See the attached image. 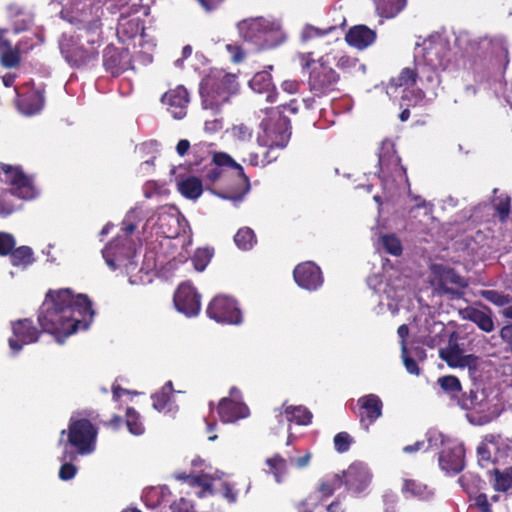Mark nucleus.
<instances>
[{"label": "nucleus", "mask_w": 512, "mask_h": 512, "mask_svg": "<svg viewBox=\"0 0 512 512\" xmlns=\"http://www.w3.org/2000/svg\"><path fill=\"white\" fill-rule=\"evenodd\" d=\"M6 180L12 185L11 194L22 199H32L35 197V189L30 179L25 176L18 168L3 165Z\"/></svg>", "instance_id": "obj_19"}, {"label": "nucleus", "mask_w": 512, "mask_h": 512, "mask_svg": "<svg viewBox=\"0 0 512 512\" xmlns=\"http://www.w3.org/2000/svg\"><path fill=\"white\" fill-rule=\"evenodd\" d=\"M427 445L428 448H437L438 446H451L452 448L462 447V443H459L456 439L446 437L443 433L436 429L429 430L425 438L421 441H417L413 448H420ZM406 448H412L407 446Z\"/></svg>", "instance_id": "obj_28"}, {"label": "nucleus", "mask_w": 512, "mask_h": 512, "mask_svg": "<svg viewBox=\"0 0 512 512\" xmlns=\"http://www.w3.org/2000/svg\"><path fill=\"white\" fill-rule=\"evenodd\" d=\"M423 72V69H420L419 67H416L415 70L404 68L397 78L391 80L390 87H404V94L402 95V98H407V90L415 84L417 75H420Z\"/></svg>", "instance_id": "obj_34"}, {"label": "nucleus", "mask_w": 512, "mask_h": 512, "mask_svg": "<svg viewBox=\"0 0 512 512\" xmlns=\"http://www.w3.org/2000/svg\"><path fill=\"white\" fill-rule=\"evenodd\" d=\"M103 65L113 76H117L131 68L130 54L127 50L107 46L103 53Z\"/></svg>", "instance_id": "obj_20"}, {"label": "nucleus", "mask_w": 512, "mask_h": 512, "mask_svg": "<svg viewBox=\"0 0 512 512\" xmlns=\"http://www.w3.org/2000/svg\"><path fill=\"white\" fill-rule=\"evenodd\" d=\"M237 27L244 41L257 49L271 48L283 41L279 25L262 17L243 20Z\"/></svg>", "instance_id": "obj_5"}, {"label": "nucleus", "mask_w": 512, "mask_h": 512, "mask_svg": "<svg viewBox=\"0 0 512 512\" xmlns=\"http://www.w3.org/2000/svg\"><path fill=\"white\" fill-rule=\"evenodd\" d=\"M7 9L10 17L16 19L14 22L16 32L25 30L32 23L31 16L27 13H24L19 5L10 4Z\"/></svg>", "instance_id": "obj_43"}, {"label": "nucleus", "mask_w": 512, "mask_h": 512, "mask_svg": "<svg viewBox=\"0 0 512 512\" xmlns=\"http://www.w3.org/2000/svg\"><path fill=\"white\" fill-rule=\"evenodd\" d=\"M343 478V485L347 491L353 493L363 492L372 480V474L367 465L362 462L352 463L347 470H343L341 474Z\"/></svg>", "instance_id": "obj_13"}, {"label": "nucleus", "mask_w": 512, "mask_h": 512, "mask_svg": "<svg viewBox=\"0 0 512 512\" xmlns=\"http://www.w3.org/2000/svg\"><path fill=\"white\" fill-rule=\"evenodd\" d=\"M333 30H334V27H328L327 29L321 30L314 26L306 25L302 30L301 37H302L303 41H307L314 37H322V36L330 33Z\"/></svg>", "instance_id": "obj_57"}, {"label": "nucleus", "mask_w": 512, "mask_h": 512, "mask_svg": "<svg viewBox=\"0 0 512 512\" xmlns=\"http://www.w3.org/2000/svg\"><path fill=\"white\" fill-rule=\"evenodd\" d=\"M218 414L223 423H233L249 415L248 407L240 401V392L237 388H231L229 398L221 399Z\"/></svg>", "instance_id": "obj_12"}, {"label": "nucleus", "mask_w": 512, "mask_h": 512, "mask_svg": "<svg viewBox=\"0 0 512 512\" xmlns=\"http://www.w3.org/2000/svg\"><path fill=\"white\" fill-rule=\"evenodd\" d=\"M447 42L441 37L430 38L423 42L415 52L416 67L423 69V73L417 75L421 81H425L427 88L436 89L441 80L436 72L437 68L450 70L451 66Z\"/></svg>", "instance_id": "obj_2"}, {"label": "nucleus", "mask_w": 512, "mask_h": 512, "mask_svg": "<svg viewBox=\"0 0 512 512\" xmlns=\"http://www.w3.org/2000/svg\"><path fill=\"white\" fill-rule=\"evenodd\" d=\"M357 64H358V60L356 58H353V57H350L347 55H343L338 59L336 66L339 69L348 72V71H351L353 68H355L357 66Z\"/></svg>", "instance_id": "obj_63"}, {"label": "nucleus", "mask_w": 512, "mask_h": 512, "mask_svg": "<svg viewBox=\"0 0 512 512\" xmlns=\"http://www.w3.org/2000/svg\"><path fill=\"white\" fill-rule=\"evenodd\" d=\"M402 358H403V362H404L406 370L410 374L418 376L420 374V369H419L416 361L407 355V348H406V345H404V344L402 347Z\"/></svg>", "instance_id": "obj_60"}, {"label": "nucleus", "mask_w": 512, "mask_h": 512, "mask_svg": "<svg viewBox=\"0 0 512 512\" xmlns=\"http://www.w3.org/2000/svg\"><path fill=\"white\" fill-rule=\"evenodd\" d=\"M136 151L144 156L145 154H151V159L146 160L144 164L151 165L156 157L158 151V143L156 141L144 142L136 147Z\"/></svg>", "instance_id": "obj_54"}, {"label": "nucleus", "mask_w": 512, "mask_h": 512, "mask_svg": "<svg viewBox=\"0 0 512 512\" xmlns=\"http://www.w3.org/2000/svg\"><path fill=\"white\" fill-rule=\"evenodd\" d=\"M499 415L500 411L497 409L496 406H494L492 409H489L487 413L482 415L477 414L475 412H471L470 414H468V418L472 424L484 425L496 419Z\"/></svg>", "instance_id": "obj_49"}, {"label": "nucleus", "mask_w": 512, "mask_h": 512, "mask_svg": "<svg viewBox=\"0 0 512 512\" xmlns=\"http://www.w3.org/2000/svg\"><path fill=\"white\" fill-rule=\"evenodd\" d=\"M462 318L474 322L484 332H492L494 330V322L490 309L481 310L468 307L461 311Z\"/></svg>", "instance_id": "obj_27"}, {"label": "nucleus", "mask_w": 512, "mask_h": 512, "mask_svg": "<svg viewBox=\"0 0 512 512\" xmlns=\"http://www.w3.org/2000/svg\"><path fill=\"white\" fill-rule=\"evenodd\" d=\"M97 430L87 419L71 421L68 440L76 448H92L96 444Z\"/></svg>", "instance_id": "obj_14"}, {"label": "nucleus", "mask_w": 512, "mask_h": 512, "mask_svg": "<svg viewBox=\"0 0 512 512\" xmlns=\"http://www.w3.org/2000/svg\"><path fill=\"white\" fill-rule=\"evenodd\" d=\"M94 315L87 296H74L69 289L48 292L38 316L43 331L55 336L58 343L75 333L87 329Z\"/></svg>", "instance_id": "obj_1"}, {"label": "nucleus", "mask_w": 512, "mask_h": 512, "mask_svg": "<svg viewBox=\"0 0 512 512\" xmlns=\"http://www.w3.org/2000/svg\"><path fill=\"white\" fill-rule=\"evenodd\" d=\"M178 191L186 198L195 200L203 192L202 182L194 176L177 180Z\"/></svg>", "instance_id": "obj_33"}, {"label": "nucleus", "mask_w": 512, "mask_h": 512, "mask_svg": "<svg viewBox=\"0 0 512 512\" xmlns=\"http://www.w3.org/2000/svg\"><path fill=\"white\" fill-rule=\"evenodd\" d=\"M457 355H464V351L457 343V339L451 336L448 345L439 350V357L448 358L455 357Z\"/></svg>", "instance_id": "obj_53"}, {"label": "nucleus", "mask_w": 512, "mask_h": 512, "mask_svg": "<svg viewBox=\"0 0 512 512\" xmlns=\"http://www.w3.org/2000/svg\"><path fill=\"white\" fill-rule=\"evenodd\" d=\"M249 85L256 93H265L267 102L274 103L276 101L277 93L269 72H257L250 80Z\"/></svg>", "instance_id": "obj_26"}, {"label": "nucleus", "mask_w": 512, "mask_h": 512, "mask_svg": "<svg viewBox=\"0 0 512 512\" xmlns=\"http://www.w3.org/2000/svg\"><path fill=\"white\" fill-rule=\"evenodd\" d=\"M173 393V384L168 381L158 393L152 396L153 408L158 411H163L164 408L169 404L171 395Z\"/></svg>", "instance_id": "obj_44"}, {"label": "nucleus", "mask_w": 512, "mask_h": 512, "mask_svg": "<svg viewBox=\"0 0 512 512\" xmlns=\"http://www.w3.org/2000/svg\"><path fill=\"white\" fill-rule=\"evenodd\" d=\"M236 90L235 77L223 72L208 76L201 86L202 107L218 112Z\"/></svg>", "instance_id": "obj_6"}, {"label": "nucleus", "mask_w": 512, "mask_h": 512, "mask_svg": "<svg viewBox=\"0 0 512 512\" xmlns=\"http://www.w3.org/2000/svg\"><path fill=\"white\" fill-rule=\"evenodd\" d=\"M1 64L4 67L12 68L20 62L21 43L12 47L11 43L0 35Z\"/></svg>", "instance_id": "obj_32"}, {"label": "nucleus", "mask_w": 512, "mask_h": 512, "mask_svg": "<svg viewBox=\"0 0 512 512\" xmlns=\"http://www.w3.org/2000/svg\"><path fill=\"white\" fill-rule=\"evenodd\" d=\"M338 80L339 76L336 71L321 58L310 72L309 90L313 95L321 97L334 90Z\"/></svg>", "instance_id": "obj_8"}, {"label": "nucleus", "mask_w": 512, "mask_h": 512, "mask_svg": "<svg viewBox=\"0 0 512 512\" xmlns=\"http://www.w3.org/2000/svg\"><path fill=\"white\" fill-rule=\"evenodd\" d=\"M481 296L496 306H505L512 301V297L509 294L496 290H483L481 291Z\"/></svg>", "instance_id": "obj_48"}, {"label": "nucleus", "mask_w": 512, "mask_h": 512, "mask_svg": "<svg viewBox=\"0 0 512 512\" xmlns=\"http://www.w3.org/2000/svg\"><path fill=\"white\" fill-rule=\"evenodd\" d=\"M441 359L451 368H468L470 372H475L478 367V357L473 354L457 355L455 357Z\"/></svg>", "instance_id": "obj_39"}, {"label": "nucleus", "mask_w": 512, "mask_h": 512, "mask_svg": "<svg viewBox=\"0 0 512 512\" xmlns=\"http://www.w3.org/2000/svg\"><path fill=\"white\" fill-rule=\"evenodd\" d=\"M294 279L300 287L307 290H316L323 282L320 268L313 262H305L296 266Z\"/></svg>", "instance_id": "obj_21"}, {"label": "nucleus", "mask_w": 512, "mask_h": 512, "mask_svg": "<svg viewBox=\"0 0 512 512\" xmlns=\"http://www.w3.org/2000/svg\"><path fill=\"white\" fill-rule=\"evenodd\" d=\"M236 246L241 250H250L256 244L257 239L254 231L249 227L240 228L234 236Z\"/></svg>", "instance_id": "obj_41"}, {"label": "nucleus", "mask_w": 512, "mask_h": 512, "mask_svg": "<svg viewBox=\"0 0 512 512\" xmlns=\"http://www.w3.org/2000/svg\"><path fill=\"white\" fill-rule=\"evenodd\" d=\"M357 403L360 408V421L366 428L382 416L383 403L377 395H364Z\"/></svg>", "instance_id": "obj_22"}, {"label": "nucleus", "mask_w": 512, "mask_h": 512, "mask_svg": "<svg viewBox=\"0 0 512 512\" xmlns=\"http://www.w3.org/2000/svg\"><path fill=\"white\" fill-rule=\"evenodd\" d=\"M16 245L14 237L5 232H0V255H8Z\"/></svg>", "instance_id": "obj_58"}, {"label": "nucleus", "mask_w": 512, "mask_h": 512, "mask_svg": "<svg viewBox=\"0 0 512 512\" xmlns=\"http://www.w3.org/2000/svg\"><path fill=\"white\" fill-rule=\"evenodd\" d=\"M174 304L176 309L187 317L198 315L201 308L200 296L189 283H183L178 287L174 295Z\"/></svg>", "instance_id": "obj_15"}, {"label": "nucleus", "mask_w": 512, "mask_h": 512, "mask_svg": "<svg viewBox=\"0 0 512 512\" xmlns=\"http://www.w3.org/2000/svg\"><path fill=\"white\" fill-rule=\"evenodd\" d=\"M93 450H65L61 457L63 464L59 470L61 480L67 481L72 479L77 473V467L72 463L79 455H87Z\"/></svg>", "instance_id": "obj_30"}, {"label": "nucleus", "mask_w": 512, "mask_h": 512, "mask_svg": "<svg viewBox=\"0 0 512 512\" xmlns=\"http://www.w3.org/2000/svg\"><path fill=\"white\" fill-rule=\"evenodd\" d=\"M126 422L130 433L134 435H141L144 432V427L142 423L139 421V415L134 409H127Z\"/></svg>", "instance_id": "obj_50"}, {"label": "nucleus", "mask_w": 512, "mask_h": 512, "mask_svg": "<svg viewBox=\"0 0 512 512\" xmlns=\"http://www.w3.org/2000/svg\"><path fill=\"white\" fill-rule=\"evenodd\" d=\"M269 115L267 119H263L260 127L265 133V136L258 135L257 143L260 146H268L269 149L265 152L261 159V166H266L277 159V155H272L273 148L277 147L283 149L290 138L288 131V121L286 118L281 117L280 112L276 108L265 109Z\"/></svg>", "instance_id": "obj_3"}, {"label": "nucleus", "mask_w": 512, "mask_h": 512, "mask_svg": "<svg viewBox=\"0 0 512 512\" xmlns=\"http://www.w3.org/2000/svg\"><path fill=\"white\" fill-rule=\"evenodd\" d=\"M207 315L220 323L240 324L242 322L241 312L234 299L218 295L212 299L207 308Z\"/></svg>", "instance_id": "obj_9"}, {"label": "nucleus", "mask_w": 512, "mask_h": 512, "mask_svg": "<svg viewBox=\"0 0 512 512\" xmlns=\"http://www.w3.org/2000/svg\"><path fill=\"white\" fill-rule=\"evenodd\" d=\"M379 16L395 17L406 5V0H374Z\"/></svg>", "instance_id": "obj_36"}, {"label": "nucleus", "mask_w": 512, "mask_h": 512, "mask_svg": "<svg viewBox=\"0 0 512 512\" xmlns=\"http://www.w3.org/2000/svg\"><path fill=\"white\" fill-rule=\"evenodd\" d=\"M143 32V26L138 18H127L121 15L117 25V35L122 41L132 39Z\"/></svg>", "instance_id": "obj_31"}, {"label": "nucleus", "mask_w": 512, "mask_h": 512, "mask_svg": "<svg viewBox=\"0 0 512 512\" xmlns=\"http://www.w3.org/2000/svg\"><path fill=\"white\" fill-rule=\"evenodd\" d=\"M9 254L13 266L27 267L34 261L33 251L28 246H21L17 249H12Z\"/></svg>", "instance_id": "obj_42"}, {"label": "nucleus", "mask_w": 512, "mask_h": 512, "mask_svg": "<svg viewBox=\"0 0 512 512\" xmlns=\"http://www.w3.org/2000/svg\"><path fill=\"white\" fill-rule=\"evenodd\" d=\"M42 106L43 105L40 102L32 104L30 102L23 101V102L19 103L18 108H19L20 112L23 113L24 115L31 116V115H34V114L40 112V110L42 109Z\"/></svg>", "instance_id": "obj_62"}, {"label": "nucleus", "mask_w": 512, "mask_h": 512, "mask_svg": "<svg viewBox=\"0 0 512 512\" xmlns=\"http://www.w3.org/2000/svg\"><path fill=\"white\" fill-rule=\"evenodd\" d=\"M12 332L13 336L9 338L8 343L14 353L21 351L24 345L36 342L39 337V332L28 319L14 322Z\"/></svg>", "instance_id": "obj_16"}, {"label": "nucleus", "mask_w": 512, "mask_h": 512, "mask_svg": "<svg viewBox=\"0 0 512 512\" xmlns=\"http://www.w3.org/2000/svg\"><path fill=\"white\" fill-rule=\"evenodd\" d=\"M213 252L209 248H199L192 257V263L197 271H203L211 260Z\"/></svg>", "instance_id": "obj_46"}, {"label": "nucleus", "mask_w": 512, "mask_h": 512, "mask_svg": "<svg viewBox=\"0 0 512 512\" xmlns=\"http://www.w3.org/2000/svg\"><path fill=\"white\" fill-rule=\"evenodd\" d=\"M376 33L365 25L352 27L346 34L345 40L359 50H363L374 43Z\"/></svg>", "instance_id": "obj_23"}, {"label": "nucleus", "mask_w": 512, "mask_h": 512, "mask_svg": "<svg viewBox=\"0 0 512 512\" xmlns=\"http://www.w3.org/2000/svg\"><path fill=\"white\" fill-rule=\"evenodd\" d=\"M179 479L187 481L191 486L200 487L201 490L198 492V496L203 498L207 495L213 494L212 481L207 475L198 476H178Z\"/></svg>", "instance_id": "obj_40"}, {"label": "nucleus", "mask_w": 512, "mask_h": 512, "mask_svg": "<svg viewBox=\"0 0 512 512\" xmlns=\"http://www.w3.org/2000/svg\"><path fill=\"white\" fill-rule=\"evenodd\" d=\"M354 444L353 438L347 432H340L334 437L336 448H344Z\"/></svg>", "instance_id": "obj_64"}, {"label": "nucleus", "mask_w": 512, "mask_h": 512, "mask_svg": "<svg viewBox=\"0 0 512 512\" xmlns=\"http://www.w3.org/2000/svg\"><path fill=\"white\" fill-rule=\"evenodd\" d=\"M161 101L167 106V110L173 118L180 120L186 116L190 98L185 87L177 86L167 91Z\"/></svg>", "instance_id": "obj_17"}, {"label": "nucleus", "mask_w": 512, "mask_h": 512, "mask_svg": "<svg viewBox=\"0 0 512 512\" xmlns=\"http://www.w3.org/2000/svg\"><path fill=\"white\" fill-rule=\"evenodd\" d=\"M507 450H477V461L481 468L487 469L491 473L490 468H497L500 459L504 457Z\"/></svg>", "instance_id": "obj_35"}, {"label": "nucleus", "mask_w": 512, "mask_h": 512, "mask_svg": "<svg viewBox=\"0 0 512 512\" xmlns=\"http://www.w3.org/2000/svg\"><path fill=\"white\" fill-rule=\"evenodd\" d=\"M212 161L215 165V167L211 168L207 172V179L214 183L216 182L220 176H221V170L222 167H227L231 169H235L237 171V175L240 177L242 183L245 185V191L244 193L237 194L234 196H223L225 199H230L234 202L242 201L244 194L249 190V179L245 175L243 168L240 164H238L229 154L224 152H216L213 154Z\"/></svg>", "instance_id": "obj_10"}, {"label": "nucleus", "mask_w": 512, "mask_h": 512, "mask_svg": "<svg viewBox=\"0 0 512 512\" xmlns=\"http://www.w3.org/2000/svg\"><path fill=\"white\" fill-rule=\"evenodd\" d=\"M438 384L451 398H458L462 389L459 379L453 375L440 377L438 379Z\"/></svg>", "instance_id": "obj_45"}, {"label": "nucleus", "mask_w": 512, "mask_h": 512, "mask_svg": "<svg viewBox=\"0 0 512 512\" xmlns=\"http://www.w3.org/2000/svg\"><path fill=\"white\" fill-rule=\"evenodd\" d=\"M171 512H195L190 501L181 497L170 505Z\"/></svg>", "instance_id": "obj_61"}, {"label": "nucleus", "mask_w": 512, "mask_h": 512, "mask_svg": "<svg viewBox=\"0 0 512 512\" xmlns=\"http://www.w3.org/2000/svg\"><path fill=\"white\" fill-rule=\"evenodd\" d=\"M343 486V478L341 474L336 473L321 479L317 486L319 497L314 496L315 504L322 503L331 497L336 490Z\"/></svg>", "instance_id": "obj_29"}, {"label": "nucleus", "mask_w": 512, "mask_h": 512, "mask_svg": "<svg viewBox=\"0 0 512 512\" xmlns=\"http://www.w3.org/2000/svg\"><path fill=\"white\" fill-rule=\"evenodd\" d=\"M431 283L438 290L445 294L459 296V292L455 288H464L467 286L466 280L458 275L453 269L442 264H432Z\"/></svg>", "instance_id": "obj_11"}, {"label": "nucleus", "mask_w": 512, "mask_h": 512, "mask_svg": "<svg viewBox=\"0 0 512 512\" xmlns=\"http://www.w3.org/2000/svg\"><path fill=\"white\" fill-rule=\"evenodd\" d=\"M465 450H440L439 465L447 473L458 474L465 466Z\"/></svg>", "instance_id": "obj_24"}, {"label": "nucleus", "mask_w": 512, "mask_h": 512, "mask_svg": "<svg viewBox=\"0 0 512 512\" xmlns=\"http://www.w3.org/2000/svg\"><path fill=\"white\" fill-rule=\"evenodd\" d=\"M286 420L298 425H308L312 419V413L304 406H286L284 410Z\"/></svg>", "instance_id": "obj_38"}, {"label": "nucleus", "mask_w": 512, "mask_h": 512, "mask_svg": "<svg viewBox=\"0 0 512 512\" xmlns=\"http://www.w3.org/2000/svg\"><path fill=\"white\" fill-rule=\"evenodd\" d=\"M138 218L139 213L137 209H131L123 220V230L126 236L116 237L102 250L105 262L112 270L122 266L129 269L134 265V262L132 261L134 248L127 239V236L133 233L136 229Z\"/></svg>", "instance_id": "obj_4"}, {"label": "nucleus", "mask_w": 512, "mask_h": 512, "mask_svg": "<svg viewBox=\"0 0 512 512\" xmlns=\"http://www.w3.org/2000/svg\"><path fill=\"white\" fill-rule=\"evenodd\" d=\"M232 136L239 141H249L253 135V129L244 123L234 125L231 129Z\"/></svg>", "instance_id": "obj_55"}, {"label": "nucleus", "mask_w": 512, "mask_h": 512, "mask_svg": "<svg viewBox=\"0 0 512 512\" xmlns=\"http://www.w3.org/2000/svg\"><path fill=\"white\" fill-rule=\"evenodd\" d=\"M266 463L270 468V472L274 474L276 481L280 482V478L286 469V461L280 456L276 455L267 459Z\"/></svg>", "instance_id": "obj_51"}, {"label": "nucleus", "mask_w": 512, "mask_h": 512, "mask_svg": "<svg viewBox=\"0 0 512 512\" xmlns=\"http://www.w3.org/2000/svg\"><path fill=\"white\" fill-rule=\"evenodd\" d=\"M494 209L501 222H505L510 214V198L507 195H501L493 201Z\"/></svg>", "instance_id": "obj_47"}, {"label": "nucleus", "mask_w": 512, "mask_h": 512, "mask_svg": "<svg viewBox=\"0 0 512 512\" xmlns=\"http://www.w3.org/2000/svg\"><path fill=\"white\" fill-rule=\"evenodd\" d=\"M405 279L402 277H396L395 279H390L383 289V295L387 300H392L395 303H388L387 306L392 313H396L398 311L397 303L402 301L407 294L405 287Z\"/></svg>", "instance_id": "obj_25"}, {"label": "nucleus", "mask_w": 512, "mask_h": 512, "mask_svg": "<svg viewBox=\"0 0 512 512\" xmlns=\"http://www.w3.org/2000/svg\"><path fill=\"white\" fill-rule=\"evenodd\" d=\"M226 49L231 54V59L235 63L241 62L245 58L246 51H248V49L232 43L227 44Z\"/></svg>", "instance_id": "obj_59"}, {"label": "nucleus", "mask_w": 512, "mask_h": 512, "mask_svg": "<svg viewBox=\"0 0 512 512\" xmlns=\"http://www.w3.org/2000/svg\"><path fill=\"white\" fill-rule=\"evenodd\" d=\"M426 486L413 479H405L402 487L403 493H410L413 496H422Z\"/></svg>", "instance_id": "obj_56"}, {"label": "nucleus", "mask_w": 512, "mask_h": 512, "mask_svg": "<svg viewBox=\"0 0 512 512\" xmlns=\"http://www.w3.org/2000/svg\"><path fill=\"white\" fill-rule=\"evenodd\" d=\"M491 474L494 476L492 486L498 492H507L512 489V466L504 470L499 468L491 469Z\"/></svg>", "instance_id": "obj_37"}, {"label": "nucleus", "mask_w": 512, "mask_h": 512, "mask_svg": "<svg viewBox=\"0 0 512 512\" xmlns=\"http://www.w3.org/2000/svg\"><path fill=\"white\" fill-rule=\"evenodd\" d=\"M382 244L391 255L399 256L402 253L400 240L395 235H384L382 237Z\"/></svg>", "instance_id": "obj_52"}, {"label": "nucleus", "mask_w": 512, "mask_h": 512, "mask_svg": "<svg viewBox=\"0 0 512 512\" xmlns=\"http://www.w3.org/2000/svg\"><path fill=\"white\" fill-rule=\"evenodd\" d=\"M379 178L385 189H391V181L397 178L407 180L405 169L400 165V158L396 155L394 143L390 140H384L381 143L379 154Z\"/></svg>", "instance_id": "obj_7"}, {"label": "nucleus", "mask_w": 512, "mask_h": 512, "mask_svg": "<svg viewBox=\"0 0 512 512\" xmlns=\"http://www.w3.org/2000/svg\"><path fill=\"white\" fill-rule=\"evenodd\" d=\"M158 227L167 238H176L184 230L185 220L174 207H165L158 216Z\"/></svg>", "instance_id": "obj_18"}]
</instances>
